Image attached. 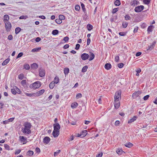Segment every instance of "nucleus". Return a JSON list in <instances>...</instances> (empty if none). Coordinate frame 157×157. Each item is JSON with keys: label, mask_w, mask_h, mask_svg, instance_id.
<instances>
[{"label": "nucleus", "mask_w": 157, "mask_h": 157, "mask_svg": "<svg viewBox=\"0 0 157 157\" xmlns=\"http://www.w3.org/2000/svg\"><path fill=\"white\" fill-rule=\"evenodd\" d=\"M24 126V128H22V132L26 135L30 134L31 132L30 128L32 127V125L31 123L28 122H25Z\"/></svg>", "instance_id": "nucleus-1"}, {"label": "nucleus", "mask_w": 157, "mask_h": 157, "mask_svg": "<svg viewBox=\"0 0 157 157\" xmlns=\"http://www.w3.org/2000/svg\"><path fill=\"white\" fill-rule=\"evenodd\" d=\"M54 130L52 132V135L54 137H56L59 135V130L60 126L59 124L56 123L53 124Z\"/></svg>", "instance_id": "nucleus-2"}, {"label": "nucleus", "mask_w": 157, "mask_h": 157, "mask_svg": "<svg viewBox=\"0 0 157 157\" xmlns=\"http://www.w3.org/2000/svg\"><path fill=\"white\" fill-rule=\"evenodd\" d=\"M41 82L40 81H37L34 82L33 84H31L29 86V87L35 89L39 88L41 86Z\"/></svg>", "instance_id": "nucleus-3"}, {"label": "nucleus", "mask_w": 157, "mask_h": 157, "mask_svg": "<svg viewBox=\"0 0 157 157\" xmlns=\"http://www.w3.org/2000/svg\"><path fill=\"white\" fill-rule=\"evenodd\" d=\"M121 91L120 90L117 91L115 93V95L114 96L115 100H119V98H121Z\"/></svg>", "instance_id": "nucleus-4"}, {"label": "nucleus", "mask_w": 157, "mask_h": 157, "mask_svg": "<svg viewBox=\"0 0 157 157\" xmlns=\"http://www.w3.org/2000/svg\"><path fill=\"white\" fill-rule=\"evenodd\" d=\"M144 8V6L142 5L136 6L134 9L136 13H139L142 11Z\"/></svg>", "instance_id": "nucleus-5"}, {"label": "nucleus", "mask_w": 157, "mask_h": 157, "mask_svg": "<svg viewBox=\"0 0 157 157\" xmlns=\"http://www.w3.org/2000/svg\"><path fill=\"white\" fill-rule=\"evenodd\" d=\"M5 24V27L6 29V30L7 32H9L10 31L12 25L11 23L9 22H4Z\"/></svg>", "instance_id": "nucleus-6"}, {"label": "nucleus", "mask_w": 157, "mask_h": 157, "mask_svg": "<svg viewBox=\"0 0 157 157\" xmlns=\"http://www.w3.org/2000/svg\"><path fill=\"white\" fill-rule=\"evenodd\" d=\"M89 55L87 53H84L81 55V57L83 60H86L88 59Z\"/></svg>", "instance_id": "nucleus-7"}, {"label": "nucleus", "mask_w": 157, "mask_h": 157, "mask_svg": "<svg viewBox=\"0 0 157 157\" xmlns=\"http://www.w3.org/2000/svg\"><path fill=\"white\" fill-rule=\"evenodd\" d=\"M39 75L40 77H43L45 75V71L42 68H40L39 70Z\"/></svg>", "instance_id": "nucleus-8"}, {"label": "nucleus", "mask_w": 157, "mask_h": 157, "mask_svg": "<svg viewBox=\"0 0 157 157\" xmlns=\"http://www.w3.org/2000/svg\"><path fill=\"white\" fill-rule=\"evenodd\" d=\"M141 93V92L140 91H136L132 94V97L133 98H135L138 97Z\"/></svg>", "instance_id": "nucleus-9"}, {"label": "nucleus", "mask_w": 157, "mask_h": 157, "mask_svg": "<svg viewBox=\"0 0 157 157\" xmlns=\"http://www.w3.org/2000/svg\"><path fill=\"white\" fill-rule=\"evenodd\" d=\"M45 90L44 89L41 90L38 92L35 93V96H39L42 95L44 93Z\"/></svg>", "instance_id": "nucleus-10"}, {"label": "nucleus", "mask_w": 157, "mask_h": 157, "mask_svg": "<svg viewBox=\"0 0 157 157\" xmlns=\"http://www.w3.org/2000/svg\"><path fill=\"white\" fill-rule=\"evenodd\" d=\"M140 4L139 1L136 0H133L131 3V5L133 6H135Z\"/></svg>", "instance_id": "nucleus-11"}, {"label": "nucleus", "mask_w": 157, "mask_h": 157, "mask_svg": "<svg viewBox=\"0 0 157 157\" xmlns=\"http://www.w3.org/2000/svg\"><path fill=\"white\" fill-rule=\"evenodd\" d=\"M120 102L119 100H115L114 107L116 109H117L120 106Z\"/></svg>", "instance_id": "nucleus-12"}, {"label": "nucleus", "mask_w": 157, "mask_h": 157, "mask_svg": "<svg viewBox=\"0 0 157 157\" xmlns=\"http://www.w3.org/2000/svg\"><path fill=\"white\" fill-rule=\"evenodd\" d=\"M3 21L4 22H6L9 21V17L8 15L6 14L3 17Z\"/></svg>", "instance_id": "nucleus-13"}, {"label": "nucleus", "mask_w": 157, "mask_h": 157, "mask_svg": "<svg viewBox=\"0 0 157 157\" xmlns=\"http://www.w3.org/2000/svg\"><path fill=\"white\" fill-rule=\"evenodd\" d=\"M31 67L33 69L35 70L38 67V65L37 63H34L31 65Z\"/></svg>", "instance_id": "nucleus-14"}, {"label": "nucleus", "mask_w": 157, "mask_h": 157, "mask_svg": "<svg viewBox=\"0 0 157 157\" xmlns=\"http://www.w3.org/2000/svg\"><path fill=\"white\" fill-rule=\"evenodd\" d=\"M137 118V117L136 116H134L133 118L132 119H130L128 121V123H131L132 122H134L135 121H136Z\"/></svg>", "instance_id": "nucleus-15"}, {"label": "nucleus", "mask_w": 157, "mask_h": 157, "mask_svg": "<svg viewBox=\"0 0 157 157\" xmlns=\"http://www.w3.org/2000/svg\"><path fill=\"white\" fill-rule=\"evenodd\" d=\"M43 142L45 144H48L49 143V137L46 136L43 139Z\"/></svg>", "instance_id": "nucleus-16"}, {"label": "nucleus", "mask_w": 157, "mask_h": 157, "mask_svg": "<svg viewBox=\"0 0 157 157\" xmlns=\"http://www.w3.org/2000/svg\"><path fill=\"white\" fill-rule=\"evenodd\" d=\"M154 28V26L153 25H150L149 26L147 29V31L148 33H150V32H152V29Z\"/></svg>", "instance_id": "nucleus-17"}, {"label": "nucleus", "mask_w": 157, "mask_h": 157, "mask_svg": "<svg viewBox=\"0 0 157 157\" xmlns=\"http://www.w3.org/2000/svg\"><path fill=\"white\" fill-rule=\"evenodd\" d=\"M112 67L111 64L109 63H106L105 66V67L107 70H110Z\"/></svg>", "instance_id": "nucleus-18"}, {"label": "nucleus", "mask_w": 157, "mask_h": 157, "mask_svg": "<svg viewBox=\"0 0 157 157\" xmlns=\"http://www.w3.org/2000/svg\"><path fill=\"white\" fill-rule=\"evenodd\" d=\"M87 133L86 130H84L82 131L80 133V136H82V137H84L86 136Z\"/></svg>", "instance_id": "nucleus-19"}, {"label": "nucleus", "mask_w": 157, "mask_h": 157, "mask_svg": "<svg viewBox=\"0 0 157 157\" xmlns=\"http://www.w3.org/2000/svg\"><path fill=\"white\" fill-rule=\"evenodd\" d=\"M78 104L76 102H74L72 103L71 105V107L72 109H75L78 106Z\"/></svg>", "instance_id": "nucleus-20"}, {"label": "nucleus", "mask_w": 157, "mask_h": 157, "mask_svg": "<svg viewBox=\"0 0 157 157\" xmlns=\"http://www.w3.org/2000/svg\"><path fill=\"white\" fill-rule=\"evenodd\" d=\"M90 55L89 56V61H91L94 58L95 55L93 52H90Z\"/></svg>", "instance_id": "nucleus-21"}, {"label": "nucleus", "mask_w": 157, "mask_h": 157, "mask_svg": "<svg viewBox=\"0 0 157 157\" xmlns=\"http://www.w3.org/2000/svg\"><path fill=\"white\" fill-rule=\"evenodd\" d=\"M10 59L8 58L4 60L2 63V66H5L10 61Z\"/></svg>", "instance_id": "nucleus-22"}, {"label": "nucleus", "mask_w": 157, "mask_h": 157, "mask_svg": "<svg viewBox=\"0 0 157 157\" xmlns=\"http://www.w3.org/2000/svg\"><path fill=\"white\" fill-rule=\"evenodd\" d=\"M41 50V48H36L33 49L32 50V52H37Z\"/></svg>", "instance_id": "nucleus-23"}, {"label": "nucleus", "mask_w": 157, "mask_h": 157, "mask_svg": "<svg viewBox=\"0 0 157 157\" xmlns=\"http://www.w3.org/2000/svg\"><path fill=\"white\" fill-rule=\"evenodd\" d=\"M21 30V29L19 27L16 28L15 29V33L16 34H18Z\"/></svg>", "instance_id": "nucleus-24"}, {"label": "nucleus", "mask_w": 157, "mask_h": 157, "mask_svg": "<svg viewBox=\"0 0 157 157\" xmlns=\"http://www.w3.org/2000/svg\"><path fill=\"white\" fill-rule=\"evenodd\" d=\"M59 78L58 77L56 76L54 80L53 81V82H54L55 84H57L59 82Z\"/></svg>", "instance_id": "nucleus-25"}, {"label": "nucleus", "mask_w": 157, "mask_h": 157, "mask_svg": "<svg viewBox=\"0 0 157 157\" xmlns=\"http://www.w3.org/2000/svg\"><path fill=\"white\" fill-rule=\"evenodd\" d=\"M124 145L127 147L130 148L133 146V144L130 142H128L126 144Z\"/></svg>", "instance_id": "nucleus-26"}, {"label": "nucleus", "mask_w": 157, "mask_h": 157, "mask_svg": "<svg viewBox=\"0 0 157 157\" xmlns=\"http://www.w3.org/2000/svg\"><path fill=\"white\" fill-rule=\"evenodd\" d=\"M114 5L116 6H119L121 4V2L119 0H116L114 2Z\"/></svg>", "instance_id": "nucleus-27"}, {"label": "nucleus", "mask_w": 157, "mask_h": 157, "mask_svg": "<svg viewBox=\"0 0 157 157\" xmlns=\"http://www.w3.org/2000/svg\"><path fill=\"white\" fill-rule=\"evenodd\" d=\"M52 33L53 35H56L58 34L59 31L57 29H55L52 31Z\"/></svg>", "instance_id": "nucleus-28"}, {"label": "nucleus", "mask_w": 157, "mask_h": 157, "mask_svg": "<svg viewBox=\"0 0 157 157\" xmlns=\"http://www.w3.org/2000/svg\"><path fill=\"white\" fill-rule=\"evenodd\" d=\"M19 138L21 142H24L26 140V138H25L23 136H20Z\"/></svg>", "instance_id": "nucleus-29"}, {"label": "nucleus", "mask_w": 157, "mask_h": 157, "mask_svg": "<svg viewBox=\"0 0 157 157\" xmlns=\"http://www.w3.org/2000/svg\"><path fill=\"white\" fill-rule=\"evenodd\" d=\"M87 28L88 30L90 31L93 29V27L92 25L90 24H88L87 25Z\"/></svg>", "instance_id": "nucleus-30"}, {"label": "nucleus", "mask_w": 157, "mask_h": 157, "mask_svg": "<svg viewBox=\"0 0 157 157\" xmlns=\"http://www.w3.org/2000/svg\"><path fill=\"white\" fill-rule=\"evenodd\" d=\"M62 22V21L59 18V19H56V21L55 22H54V23H55L56 24H60Z\"/></svg>", "instance_id": "nucleus-31"}, {"label": "nucleus", "mask_w": 157, "mask_h": 157, "mask_svg": "<svg viewBox=\"0 0 157 157\" xmlns=\"http://www.w3.org/2000/svg\"><path fill=\"white\" fill-rule=\"evenodd\" d=\"M11 93L13 94H16V88H15V86L13 87V88L11 89Z\"/></svg>", "instance_id": "nucleus-32"}, {"label": "nucleus", "mask_w": 157, "mask_h": 157, "mask_svg": "<svg viewBox=\"0 0 157 157\" xmlns=\"http://www.w3.org/2000/svg\"><path fill=\"white\" fill-rule=\"evenodd\" d=\"M24 68L26 70H29L30 69V66L29 64H25L24 65Z\"/></svg>", "instance_id": "nucleus-33"}, {"label": "nucleus", "mask_w": 157, "mask_h": 157, "mask_svg": "<svg viewBox=\"0 0 157 157\" xmlns=\"http://www.w3.org/2000/svg\"><path fill=\"white\" fill-rule=\"evenodd\" d=\"M55 83L53 81L52 82L50 83V88L51 89H53L55 86Z\"/></svg>", "instance_id": "nucleus-34"}, {"label": "nucleus", "mask_w": 157, "mask_h": 157, "mask_svg": "<svg viewBox=\"0 0 157 157\" xmlns=\"http://www.w3.org/2000/svg\"><path fill=\"white\" fill-rule=\"evenodd\" d=\"M34 152L33 151L29 150V151L27 153V155L29 156H31L33 154Z\"/></svg>", "instance_id": "nucleus-35"}, {"label": "nucleus", "mask_w": 157, "mask_h": 157, "mask_svg": "<svg viewBox=\"0 0 157 157\" xmlns=\"http://www.w3.org/2000/svg\"><path fill=\"white\" fill-rule=\"evenodd\" d=\"M64 71L65 75H67L69 72V69L68 68H64Z\"/></svg>", "instance_id": "nucleus-36"}, {"label": "nucleus", "mask_w": 157, "mask_h": 157, "mask_svg": "<svg viewBox=\"0 0 157 157\" xmlns=\"http://www.w3.org/2000/svg\"><path fill=\"white\" fill-rule=\"evenodd\" d=\"M88 68V66H85L83 67L82 69V72H86Z\"/></svg>", "instance_id": "nucleus-37"}, {"label": "nucleus", "mask_w": 157, "mask_h": 157, "mask_svg": "<svg viewBox=\"0 0 157 157\" xmlns=\"http://www.w3.org/2000/svg\"><path fill=\"white\" fill-rule=\"evenodd\" d=\"M81 6L82 8L83 11L84 13H85L86 10L85 8V5L84 4L81 2Z\"/></svg>", "instance_id": "nucleus-38"}, {"label": "nucleus", "mask_w": 157, "mask_h": 157, "mask_svg": "<svg viewBox=\"0 0 157 157\" xmlns=\"http://www.w3.org/2000/svg\"><path fill=\"white\" fill-rule=\"evenodd\" d=\"M25 94L27 96L32 97V96H35V93L33 94H29L28 93H25Z\"/></svg>", "instance_id": "nucleus-39"}, {"label": "nucleus", "mask_w": 157, "mask_h": 157, "mask_svg": "<svg viewBox=\"0 0 157 157\" xmlns=\"http://www.w3.org/2000/svg\"><path fill=\"white\" fill-rule=\"evenodd\" d=\"M24 75L23 74H20L18 75V78L21 80H22L24 78Z\"/></svg>", "instance_id": "nucleus-40"}, {"label": "nucleus", "mask_w": 157, "mask_h": 157, "mask_svg": "<svg viewBox=\"0 0 157 157\" xmlns=\"http://www.w3.org/2000/svg\"><path fill=\"white\" fill-rule=\"evenodd\" d=\"M128 25V23L127 22H123L122 23V25L123 28H125L127 27Z\"/></svg>", "instance_id": "nucleus-41"}, {"label": "nucleus", "mask_w": 157, "mask_h": 157, "mask_svg": "<svg viewBox=\"0 0 157 157\" xmlns=\"http://www.w3.org/2000/svg\"><path fill=\"white\" fill-rule=\"evenodd\" d=\"M124 18L126 20H130L131 19V17L128 14L124 16Z\"/></svg>", "instance_id": "nucleus-42"}, {"label": "nucleus", "mask_w": 157, "mask_h": 157, "mask_svg": "<svg viewBox=\"0 0 157 157\" xmlns=\"http://www.w3.org/2000/svg\"><path fill=\"white\" fill-rule=\"evenodd\" d=\"M154 47L153 46V45H152V44H151L150 46H149V48L147 49V51H150L151 50H152L154 48Z\"/></svg>", "instance_id": "nucleus-43"}, {"label": "nucleus", "mask_w": 157, "mask_h": 157, "mask_svg": "<svg viewBox=\"0 0 157 157\" xmlns=\"http://www.w3.org/2000/svg\"><path fill=\"white\" fill-rule=\"evenodd\" d=\"M15 88H16V94L17 93L19 94H21V91L20 90V89L18 88L16 86H15Z\"/></svg>", "instance_id": "nucleus-44"}, {"label": "nucleus", "mask_w": 157, "mask_h": 157, "mask_svg": "<svg viewBox=\"0 0 157 157\" xmlns=\"http://www.w3.org/2000/svg\"><path fill=\"white\" fill-rule=\"evenodd\" d=\"M61 151L60 150H58L56 152H54V156H57L59 153Z\"/></svg>", "instance_id": "nucleus-45"}, {"label": "nucleus", "mask_w": 157, "mask_h": 157, "mask_svg": "<svg viewBox=\"0 0 157 157\" xmlns=\"http://www.w3.org/2000/svg\"><path fill=\"white\" fill-rule=\"evenodd\" d=\"M144 3L146 5H148L150 2L151 0H143Z\"/></svg>", "instance_id": "nucleus-46"}, {"label": "nucleus", "mask_w": 157, "mask_h": 157, "mask_svg": "<svg viewBox=\"0 0 157 157\" xmlns=\"http://www.w3.org/2000/svg\"><path fill=\"white\" fill-rule=\"evenodd\" d=\"M4 146L5 148L8 150H10V147L9 145L7 144H4Z\"/></svg>", "instance_id": "nucleus-47"}, {"label": "nucleus", "mask_w": 157, "mask_h": 157, "mask_svg": "<svg viewBox=\"0 0 157 157\" xmlns=\"http://www.w3.org/2000/svg\"><path fill=\"white\" fill-rule=\"evenodd\" d=\"M119 10V8H115L113 10L112 13H115L117 12Z\"/></svg>", "instance_id": "nucleus-48"}, {"label": "nucleus", "mask_w": 157, "mask_h": 157, "mask_svg": "<svg viewBox=\"0 0 157 157\" xmlns=\"http://www.w3.org/2000/svg\"><path fill=\"white\" fill-rule=\"evenodd\" d=\"M23 55V52H20L17 55L16 59L19 58L21 57Z\"/></svg>", "instance_id": "nucleus-49"}, {"label": "nucleus", "mask_w": 157, "mask_h": 157, "mask_svg": "<svg viewBox=\"0 0 157 157\" xmlns=\"http://www.w3.org/2000/svg\"><path fill=\"white\" fill-rule=\"evenodd\" d=\"M59 18L62 21L65 19V16L63 15H60L59 16Z\"/></svg>", "instance_id": "nucleus-50"}, {"label": "nucleus", "mask_w": 157, "mask_h": 157, "mask_svg": "<svg viewBox=\"0 0 157 157\" xmlns=\"http://www.w3.org/2000/svg\"><path fill=\"white\" fill-rule=\"evenodd\" d=\"M82 97V94L81 93H78L76 94V98L78 99Z\"/></svg>", "instance_id": "nucleus-51"}, {"label": "nucleus", "mask_w": 157, "mask_h": 157, "mask_svg": "<svg viewBox=\"0 0 157 157\" xmlns=\"http://www.w3.org/2000/svg\"><path fill=\"white\" fill-rule=\"evenodd\" d=\"M80 9V6L78 5H76L75 6V9L77 11H79Z\"/></svg>", "instance_id": "nucleus-52"}, {"label": "nucleus", "mask_w": 157, "mask_h": 157, "mask_svg": "<svg viewBox=\"0 0 157 157\" xmlns=\"http://www.w3.org/2000/svg\"><path fill=\"white\" fill-rule=\"evenodd\" d=\"M21 84L23 86H24L25 85L26 83V80H22L21 82Z\"/></svg>", "instance_id": "nucleus-53"}, {"label": "nucleus", "mask_w": 157, "mask_h": 157, "mask_svg": "<svg viewBox=\"0 0 157 157\" xmlns=\"http://www.w3.org/2000/svg\"><path fill=\"white\" fill-rule=\"evenodd\" d=\"M124 66V64L122 63H120L118 64L117 66L119 68H122Z\"/></svg>", "instance_id": "nucleus-54"}, {"label": "nucleus", "mask_w": 157, "mask_h": 157, "mask_svg": "<svg viewBox=\"0 0 157 157\" xmlns=\"http://www.w3.org/2000/svg\"><path fill=\"white\" fill-rule=\"evenodd\" d=\"M149 97L150 96L149 95H147L146 96H145L143 98L144 100V101L147 100L148 99Z\"/></svg>", "instance_id": "nucleus-55"}, {"label": "nucleus", "mask_w": 157, "mask_h": 157, "mask_svg": "<svg viewBox=\"0 0 157 157\" xmlns=\"http://www.w3.org/2000/svg\"><path fill=\"white\" fill-rule=\"evenodd\" d=\"M126 34V33L125 32H120L119 33V35L121 36H125Z\"/></svg>", "instance_id": "nucleus-56"}, {"label": "nucleus", "mask_w": 157, "mask_h": 157, "mask_svg": "<svg viewBox=\"0 0 157 157\" xmlns=\"http://www.w3.org/2000/svg\"><path fill=\"white\" fill-rule=\"evenodd\" d=\"M88 17V15H87V13H85L83 16V20H86Z\"/></svg>", "instance_id": "nucleus-57"}, {"label": "nucleus", "mask_w": 157, "mask_h": 157, "mask_svg": "<svg viewBox=\"0 0 157 157\" xmlns=\"http://www.w3.org/2000/svg\"><path fill=\"white\" fill-rule=\"evenodd\" d=\"M138 29V27L137 26H136L135 27V28H134V31H133V33H136L137 32V31Z\"/></svg>", "instance_id": "nucleus-58"}, {"label": "nucleus", "mask_w": 157, "mask_h": 157, "mask_svg": "<svg viewBox=\"0 0 157 157\" xmlns=\"http://www.w3.org/2000/svg\"><path fill=\"white\" fill-rule=\"evenodd\" d=\"M80 46V45L79 44H77L76 45L75 49L76 50H78L79 49Z\"/></svg>", "instance_id": "nucleus-59"}, {"label": "nucleus", "mask_w": 157, "mask_h": 157, "mask_svg": "<svg viewBox=\"0 0 157 157\" xmlns=\"http://www.w3.org/2000/svg\"><path fill=\"white\" fill-rule=\"evenodd\" d=\"M69 40V37L67 36H66L64 37L63 39V40L65 41V42H67Z\"/></svg>", "instance_id": "nucleus-60"}, {"label": "nucleus", "mask_w": 157, "mask_h": 157, "mask_svg": "<svg viewBox=\"0 0 157 157\" xmlns=\"http://www.w3.org/2000/svg\"><path fill=\"white\" fill-rule=\"evenodd\" d=\"M21 151V150L20 149H18L16 151L15 153V155H17L20 153Z\"/></svg>", "instance_id": "nucleus-61"}, {"label": "nucleus", "mask_w": 157, "mask_h": 157, "mask_svg": "<svg viewBox=\"0 0 157 157\" xmlns=\"http://www.w3.org/2000/svg\"><path fill=\"white\" fill-rule=\"evenodd\" d=\"M56 26V24L51 23V25H50V27L53 28H55Z\"/></svg>", "instance_id": "nucleus-62"}, {"label": "nucleus", "mask_w": 157, "mask_h": 157, "mask_svg": "<svg viewBox=\"0 0 157 157\" xmlns=\"http://www.w3.org/2000/svg\"><path fill=\"white\" fill-rule=\"evenodd\" d=\"M141 28L143 29H144L146 27V25L145 23H143L141 25Z\"/></svg>", "instance_id": "nucleus-63"}, {"label": "nucleus", "mask_w": 157, "mask_h": 157, "mask_svg": "<svg viewBox=\"0 0 157 157\" xmlns=\"http://www.w3.org/2000/svg\"><path fill=\"white\" fill-rule=\"evenodd\" d=\"M102 154H103L102 152H100L96 155V157H101L102 155Z\"/></svg>", "instance_id": "nucleus-64"}]
</instances>
